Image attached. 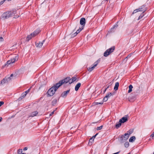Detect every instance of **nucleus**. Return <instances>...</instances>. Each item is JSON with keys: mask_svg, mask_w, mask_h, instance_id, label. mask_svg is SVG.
<instances>
[{"mask_svg": "<svg viewBox=\"0 0 154 154\" xmlns=\"http://www.w3.org/2000/svg\"><path fill=\"white\" fill-rule=\"evenodd\" d=\"M133 129H130L128 132V133H127L129 135H130L133 132Z\"/></svg>", "mask_w": 154, "mask_h": 154, "instance_id": "obj_27", "label": "nucleus"}, {"mask_svg": "<svg viewBox=\"0 0 154 154\" xmlns=\"http://www.w3.org/2000/svg\"><path fill=\"white\" fill-rule=\"evenodd\" d=\"M144 8V6H142L140 8L138 9H137L134 10L133 13V14L135 13H136L139 11H143L144 10H143V9Z\"/></svg>", "mask_w": 154, "mask_h": 154, "instance_id": "obj_10", "label": "nucleus"}, {"mask_svg": "<svg viewBox=\"0 0 154 154\" xmlns=\"http://www.w3.org/2000/svg\"><path fill=\"white\" fill-rule=\"evenodd\" d=\"M54 111H53L50 114V116H52L54 112Z\"/></svg>", "mask_w": 154, "mask_h": 154, "instance_id": "obj_38", "label": "nucleus"}, {"mask_svg": "<svg viewBox=\"0 0 154 154\" xmlns=\"http://www.w3.org/2000/svg\"><path fill=\"white\" fill-rule=\"evenodd\" d=\"M18 59V57L16 55L14 57L11 58V60H8L7 62V63L5 66H8V65L14 63Z\"/></svg>", "mask_w": 154, "mask_h": 154, "instance_id": "obj_5", "label": "nucleus"}, {"mask_svg": "<svg viewBox=\"0 0 154 154\" xmlns=\"http://www.w3.org/2000/svg\"><path fill=\"white\" fill-rule=\"evenodd\" d=\"M3 41V39L2 37H0V42H2Z\"/></svg>", "mask_w": 154, "mask_h": 154, "instance_id": "obj_37", "label": "nucleus"}, {"mask_svg": "<svg viewBox=\"0 0 154 154\" xmlns=\"http://www.w3.org/2000/svg\"><path fill=\"white\" fill-rule=\"evenodd\" d=\"M124 145L125 147L127 148L129 146V143L128 142H126L125 143Z\"/></svg>", "mask_w": 154, "mask_h": 154, "instance_id": "obj_29", "label": "nucleus"}, {"mask_svg": "<svg viewBox=\"0 0 154 154\" xmlns=\"http://www.w3.org/2000/svg\"><path fill=\"white\" fill-rule=\"evenodd\" d=\"M86 23L85 19V18H82L80 19V24L82 26H83V28L85 26Z\"/></svg>", "mask_w": 154, "mask_h": 154, "instance_id": "obj_9", "label": "nucleus"}, {"mask_svg": "<svg viewBox=\"0 0 154 154\" xmlns=\"http://www.w3.org/2000/svg\"><path fill=\"white\" fill-rule=\"evenodd\" d=\"M71 80L70 78L68 77L63 80L60 81L58 83H57V85H58V87H60L62 84L64 83H66L69 82L70 83Z\"/></svg>", "mask_w": 154, "mask_h": 154, "instance_id": "obj_3", "label": "nucleus"}, {"mask_svg": "<svg viewBox=\"0 0 154 154\" xmlns=\"http://www.w3.org/2000/svg\"><path fill=\"white\" fill-rule=\"evenodd\" d=\"M128 121V118L127 116L123 117L121 119H120L119 122L122 123H124Z\"/></svg>", "mask_w": 154, "mask_h": 154, "instance_id": "obj_11", "label": "nucleus"}, {"mask_svg": "<svg viewBox=\"0 0 154 154\" xmlns=\"http://www.w3.org/2000/svg\"><path fill=\"white\" fill-rule=\"evenodd\" d=\"M22 154H25L24 153H22Z\"/></svg>", "mask_w": 154, "mask_h": 154, "instance_id": "obj_46", "label": "nucleus"}, {"mask_svg": "<svg viewBox=\"0 0 154 154\" xmlns=\"http://www.w3.org/2000/svg\"><path fill=\"white\" fill-rule=\"evenodd\" d=\"M136 138L134 136H133L131 137L129 140V141L130 142H134Z\"/></svg>", "mask_w": 154, "mask_h": 154, "instance_id": "obj_20", "label": "nucleus"}, {"mask_svg": "<svg viewBox=\"0 0 154 154\" xmlns=\"http://www.w3.org/2000/svg\"><path fill=\"white\" fill-rule=\"evenodd\" d=\"M119 86V83L118 82H116L115 83V85L114 88V90L115 91L118 90V88Z\"/></svg>", "mask_w": 154, "mask_h": 154, "instance_id": "obj_19", "label": "nucleus"}, {"mask_svg": "<svg viewBox=\"0 0 154 154\" xmlns=\"http://www.w3.org/2000/svg\"><path fill=\"white\" fill-rule=\"evenodd\" d=\"M30 89H29L28 90L26 91L25 92H24V93H25L26 94H27V93H28L30 91Z\"/></svg>", "mask_w": 154, "mask_h": 154, "instance_id": "obj_35", "label": "nucleus"}, {"mask_svg": "<svg viewBox=\"0 0 154 154\" xmlns=\"http://www.w3.org/2000/svg\"><path fill=\"white\" fill-rule=\"evenodd\" d=\"M92 141V140H91V143H91V142Z\"/></svg>", "mask_w": 154, "mask_h": 154, "instance_id": "obj_44", "label": "nucleus"}, {"mask_svg": "<svg viewBox=\"0 0 154 154\" xmlns=\"http://www.w3.org/2000/svg\"><path fill=\"white\" fill-rule=\"evenodd\" d=\"M40 32L39 30H36L33 33L30 34V35H28L26 38L27 41H29L31 39L32 37H33L38 35Z\"/></svg>", "mask_w": 154, "mask_h": 154, "instance_id": "obj_4", "label": "nucleus"}, {"mask_svg": "<svg viewBox=\"0 0 154 154\" xmlns=\"http://www.w3.org/2000/svg\"><path fill=\"white\" fill-rule=\"evenodd\" d=\"M122 123H121V122H120L119 121V122H118L116 124V127L117 128H119L121 125V124Z\"/></svg>", "mask_w": 154, "mask_h": 154, "instance_id": "obj_23", "label": "nucleus"}, {"mask_svg": "<svg viewBox=\"0 0 154 154\" xmlns=\"http://www.w3.org/2000/svg\"><path fill=\"white\" fill-rule=\"evenodd\" d=\"M57 102V99H54L52 101V104L53 105H54Z\"/></svg>", "mask_w": 154, "mask_h": 154, "instance_id": "obj_26", "label": "nucleus"}, {"mask_svg": "<svg viewBox=\"0 0 154 154\" xmlns=\"http://www.w3.org/2000/svg\"><path fill=\"white\" fill-rule=\"evenodd\" d=\"M83 29V26H81V27H80L79 29L76 31V33L77 34L79 33Z\"/></svg>", "mask_w": 154, "mask_h": 154, "instance_id": "obj_21", "label": "nucleus"}, {"mask_svg": "<svg viewBox=\"0 0 154 154\" xmlns=\"http://www.w3.org/2000/svg\"><path fill=\"white\" fill-rule=\"evenodd\" d=\"M70 90H68L66 91H64L61 94V97H66L67 94L69 92Z\"/></svg>", "mask_w": 154, "mask_h": 154, "instance_id": "obj_12", "label": "nucleus"}, {"mask_svg": "<svg viewBox=\"0 0 154 154\" xmlns=\"http://www.w3.org/2000/svg\"><path fill=\"white\" fill-rule=\"evenodd\" d=\"M100 62V60H97L96 61L94 64V65L93 66H92L91 67H89L87 69L88 70L89 72H91L97 66V65Z\"/></svg>", "mask_w": 154, "mask_h": 154, "instance_id": "obj_7", "label": "nucleus"}, {"mask_svg": "<svg viewBox=\"0 0 154 154\" xmlns=\"http://www.w3.org/2000/svg\"><path fill=\"white\" fill-rule=\"evenodd\" d=\"M60 87H58V85L56 84L54 86L51 88L48 91V94L50 96H52L54 94L55 91Z\"/></svg>", "mask_w": 154, "mask_h": 154, "instance_id": "obj_1", "label": "nucleus"}, {"mask_svg": "<svg viewBox=\"0 0 154 154\" xmlns=\"http://www.w3.org/2000/svg\"><path fill=\"white\" fill-rule=\"evenodd\" d=\"M151 136L152 137H154V133H153V134H152L151 135Z\"/></svg>", "mask_w": 154, "mask_h": 154, "instance_id": "obj_40", "label": "nucleus"}, {"mask_svg": "<svg viewBox=\"0 0 154 154\" xmlns=\"http://www.w3.org/2000/svg\"><path fill=\"white\" fill-rule=\"evenodd\" d=\"M133 88V87L132 85H130L129 86V89L128 91V93H130L132 91V89Z\"/></svg>", "mask_w": 154, "mask_h": 154, "instance_id": "obj_22", "label": "nucleus"}, {"mask_svg": "<svg viewBox=\"0 0 154 154\" xmlns=\"http://www.w3.org/2000/svg\"><path fill=\"white\" fill-rule=\"evenodd\" d=\"M113 95L111 93H109L107 94L106 95V97L108 98L109 97H110L111 96H112Z\"/></svg>", "mask_w": 154, "mask_h": 154, "instance_id": "obj_28", "label": "nucleus"}, {"mask_svg": "<svg viewBox=\"0 0 154 154\" xmlns=\"http://www.w3.org/2000/svg\"><path fill=\"white\" fill-rule=\"evenodd\" d=\"M81 84L80 83H78L75 86V91H77L79 88L80 87Z\"/></svg>", "mask_w": 154, "mask_h": 154, "instance_id": "obj_17", "label": "nucleus"}, {"mask_svg": "<svg viewBox=\"0 0 154 154\" xmlns=\"http://www.w3.org/2000/svg\"><path fill=\"white\" fill-rule=\"evenodd\" d=\"M97 134H96L94 136H93L92 138H91L90 140L88 143V144L89 145H91L92 143L94 142V139L95 137L97 135Z\"/></svg>", "mask_w": 154, "mask_h": 154, "instance_id": "obj_13", "label": "nucleus"}, {"mask_svg": "<svg viewBox=\"0 0 154 154\" xmlns=\"http://www.w3.org/2000/svg\"><path fill=\"white\" fill-rule=\"evenodd\" d=\"M109 87L108 86L107 88H106L105 90V91H104V92H105L106 91V90L107 89V88H108Z\"/></svg>", "mask_w": 154, "mask_h": 154, "instance_id": "obj_43", "label": "nucleus"}, {"mask_svg": "<svg viewBox=\"0 0 154 154\" xmlns=\"http://www.w3.org/2000/svg\"><path fill=\"white\" fill-rule=\"evenodd\" d=\"M153 154H154V152H153Z\"/></svg>", "mask_w": 154, "mask_h": 154, "instance_id": "obj_47", "label": "nucleus"}, {"mask_svg": "<svg viewBox=\"0 0 154 154\" xmlns=\"http://www.w3.org/2000/svg\"><path fill=\"white\" fill-rule=\"evenodd\" d=\"M8 1H11V0H8Z\"/></svg>", "mask_w": 154, "mask_h": 154, "instance_id": "obj_45", "label": "nucleus"}, {"mask_svg": "<svg viewBox=\"0 0 154 154\" xmlns=\"http://www.w3.org/2000/svg\"><path fill=\"white\" fill-rule=\"evenodd\" d=\"M70 84L74 82L76 80V78L75 77H73L72 78V79H71Z\"/></svg>", "mask_w": 154, "mask_h": 154, "instance_id": "obj_25", "label": "nucleus"}, {"mask_svg": "<svg viewBox=\"0 0 154 154\" xmlns=\"http://www.w3.org/2000/svg\"><path fill=\"white\" fill-rule=\"evenodd\" d=\"M115 49L114 47H112L109 49H107L106 51L104 54V56L105 57H107Z\"/></svg>", "mask_w": 154, "mask_h": 154, "instance_id": "obj_6", "label": "nucleus"}, {"mask_svg": "<svg viewBox=\"0 0 154 154\" xmlns=\"http://www.w3.org/2000/svg\"><path fill=\"white\" fill-rule=\"evenodd\" d=\"M22 152V150L21 149H19L18 150L17 153L18 154H20Z\"/></svg>", "mask_w": 154, "mask_h": 154, "instance_id": "obj_32", "label": "nucleus"}, {"mask_svg": "<svg viewBox=\"0 0 154 154\" xmlns=\"http://www.w3.org/2000/svg\"><path fill=\"white\" fill-rule=\"evenodd\" d=\"M103 103V101H102L101 102H94L93 103V104L94 105H97L99 104H102Z\"/></svg>", "mask_w": 154, "mask_h": 154, "instance_id": "obj_24", "label": "nucleus"}, {"mask_svg": "<svg viewBox=\"0 0 154 154\" xmlns=\"http://www.w3.org/2000/svg\"><path fill=\"white\" fill-rule=\"evenodd\" d=\"M28 148L27 147H25L24 148L23 150H26Z\"/></svg>", "mask_w": 154, "mask_h": 154, "instance_id": "obj_39", "label": "nucleus"}, {"mask_svg": "<svg viewBox=\"0 0 154 154\" xmlns=\"http://www.w3.org/2000/svg\"><path fill=\"white\" fill-rule=\"evenodd\" d=\"M108 99V98L106 97H105L103 99V101L104 102L106 101Z\"/></svg>", "mask_w": 154, "mask_h": 154, "instance_id": "obj_34", "label": "nucleus"}, {"mask_svg": "<svg viewBox=\"0 0 154 154\" xmlns=\"http://www.w3.org/2000/svg\"><path fill=\"white\" fill-rule=\"evenodd\" d=\"M4 103V102L3 101H0V107Z\"/></svg>", "mask_w": 154, "mask_h": 154, "instance_id": "obj_36", "label": "nucleus"}, {"mask_svg": "<svg viewBox=\"0 0 154 154\" xmlns=\"http://www.w3.org/2000/svg\"><path fill=\"white\" fill-rule=\"evenodd\" d=\"M38 114V112L37 111H35L32 112L29 116V117H33L36 116Z\"/></svg>", "mask_w": 154, "mask_h": 154, "instance_id": "obj_16", "label": "nucleus"}, {"mask_svg": "<svg viewBox=\"0 0 154 154\" xmlns=\"http://www.w3.org/2000/svg\"><path fill=\"white\" fill-rule=\"evenodd\" d=\"M14 12L10 11L5 12L2 15L1 18L3 19H7L11 17L13 14H15Z\"/></svg>", "mask_w": 154, "mask_h": 154, "instance_id": "obj_2", "label": "nucleus"}, {"mask_svg": "<svg viewBox=\"0 0 154 154\" xmlns=\"http://www.w3.org/2000/svg\"><path fill=\"white\" fill-rule=\"evenodd\" d=\"M103 126L101 125L100 127H97V130H100L102 128Z\"/></svg>", "mask_w": 154, "mask_h": 154, "instance_id": "obj_33", "label": "nucleus"}, {"mask_svg": "<svg viewBox=\"0 0 154 154\" xmlns=\"http://www.w3.org/2000/svg\"><path fill=\"white\" fill-rule=\"evenodd\" d=\"M26 93L24 92L22 94L21 96L18 98V100H21L26 96Z\"/></svg>", "mask_w": 154, "mask_h": 154, "instance_id": "obj_15", "label": "nucleus"}, {"mask_svg": "<svg viewBox=\"0 0 154 154\" xmlns=\"http://www.w3.org/2000/svg\"><path fill=\"white\" fill-rule=\"evenodd\" d=\"M144 13V12H143V13L142 14H141L139 17H138V20H139V19H141V18H142L144 16V14H143Z\"/></svg>", "mask_w": 154, "mask_h": 154, "instance_id": "obj_30", "label": "nucleus"}, {"mask_svg": "<svg viewBox=\"0 0 154 154\" xmlns=\"http://www.w3.org/2000/svg\"><path fill=\"white\" fill-rule=\"evenodd\" d=\"M2 119L1 117H0V122L2 121Z\"/></svg>", "mask_w": 154, "mask_h": 154, "instance_id": "obj_42", "label": "nucleus"}, {"mask_svg": "<svg viewBox=\"0 0 154 154\" xmlns=\"http://www.w3.org/2000/svg\"><path fill=\"white\" fill-rule=\"evenodd\" d=\"M45 40H44L42 42H39L38 43L36 44V45L37 47L38 48H41L42 47L43 42Z\"/></svg>", "mask_w": 154, "mask_h": 154, "instance_id": "obj_14", "label": "nucleus"}, {"mask_svg": "<svg viewBox=\"0 0 154 154\" xmlns=\"http://www.w3.org/2000/svg\"><path fill=\"white\" fill-rule=\"evenodd\" d=\"M78 34L76 33V32H74V33L71 34V37H74L75 36H76Z\"/></svg>", "mask_w": 154, "mask_h": 154, "instance_id": "obj_31", "label": "nucleus"}, {"mask_svg": "<svg viewBox=\"0 0 154 154\" xmlns=\"http://www.w3.org/2000/svg\"><path fill=\"white\" fill-rule=\"evenodd\" d=\"M131 55H128L127 56V57H126V58H127L130 57H131Z\"/></svg>", "mask_w": 154, "mask_h": 154, "instance_id": "obj_41", "label": "nucleus"}, {"mask_svg": "<svg viewBox=\"0 0 154 154\" xmlns=\"http://www.w3.org/2000/svg\"><path fill=\"white\" fill-rule=\"evenodd\" d=\"M13 74H11V76L10 77H8L7 78H5L3 80H2L1 82V84L3 85L5 83L9 81L11 79V77L13 76Z\"/></svg>", "mask_w": 154, "mask_h": 154, "instance_id": "obj_8", "label": "nucleus"}, {"mask_svg": "<svg viewBox=\"0 0 154 154\" xmlns=\"http://www.w3.org/2000/svg\"><path fill=\"white\" fill-rule=\"evenodd\" d=\"M129 135L127 133L125 134L124 137V140H127L129 137Z\"/></svg>", "mask_w": 154, "mask_h": 154, "instance_id": "obj_18", "label": "nucleus"}]
</instances>
